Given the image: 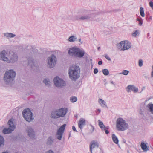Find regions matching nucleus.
Wrapping results in <instances>:
<instances>
[{
    "label": "nucleus",
    "instance_id": "1",
    "mask_svg": "<svg viewBox=\"0 0 153 153\" xmlns=\"http://www.w3.org/2000/svg\"><path fill=\"white\" fill-rule=\"evenodd\" d=\"M0 57L1 59L6 61L7 63H14L18 60V56L16 54L12 52H9L3 50L0 53Z\"/></svg>",
    "mask_w": 153,
    "mask_h": 153
},
{
    "label": "nucleus",
    "instance_id": "2",
    "mask_svg": "<svg viewBox=\"0 0 153 153\" xmlns=\"http://www.w3.org/2000/svg\"><path fill=\"white\" fill-rule=\"evenodd\" d=\"M80 68L79 66L72 65L68 70V76L72 80L76 81L80 77Z\"/></svg>",
    "mask_w": 153,
    "mask_h": 153
},
{
    "label": "nucleus",
    "instance_id": "3",
    "mask_svg": "<svg viewBox=\"0 0 153 153\" xmlns=\"http://www.w3.org/2000/svg\"><path fill=\"white\" fill-rule=\"evenodd\" d=\"M16 72L13 69H10L6 71L4 74L3 80L6 84H11L14 80L16 75Z\"/></svg>",
    "mask_w": 153,
    "mask_h": 153
},
{
    "label": "nucleus",
    "instance_id": "4",
    "mask_svg": "<svg viewBox=\"0 0 153 153\" xmlns=\"http://www.w3.org/2000/svg\"><path fill=\"white\" fill-rule=\"evenodd\" d=\"M116 126L118 130L122 131H125L128 128V125L126 121L120 118L117 120Z\"/></svg>",
    "mask_w": 153,
    "mask_h": 153
},
{
    "label": "nucleus",
    "instance_id": "5",
    "mask_svg": "<svg viewBox=\"0 0 153 153\" xmlns=\"http://www.w3.org/2000/svg\"><path fill=\"white\" fill-rule=\"evenodd\" d=\"M118 49L120 50L124 51L129 49L131 47V43L127 40L122 41L117 44Z\"/></svg>",
    "mask_w": 153,
    "mask_h": 153
},
{
    "label": "nucleus",
    "instance_id": "6",
    "mask_svg": "<svg viewBox=\"0 0 153 153\" xmlns=\"http://www.w3.org/2000/svg\"><path fill=\"white\" fill-rule=\"evenodd\" d=\"M22 114L25 120L27 122H30L33 119L32 117V113L29 108L24 110L23 111Z\"/></svg>",
    "mask_w": 153,
    "mask_h": 153
},
{
    "label": "nucleus",
    "instance_id": "7",
    "mask_svg": "<svg viewBox=\"0 0 153 153\" xmlns=\"http://www.w3.org/2000/svg\"><path fill=\"white\" fill-rule=\"evenodd\" d=\"M9 127L8 128H5L2 131L3 133L5 134H9L12 132L15 128V126L14 125L13 120L10 119L8 122Z\"/></svg>",
    "mask_w": 153,
    "mask_h": 153
},
{
    "label": "nucleus",
    "instance_id": "8",
    "mask_svg": "<svg viewBox=\"0 0 153 153\" xmlns=\"http://www.w3.org/2000/svg\"><path fill=\"white\" fill-rule=\"evenodd\" d=\"M53 82L55 86L57 87L62 88L66 86L65 82L58 76H56L54 78Z\"/></svg>",
    "mask_w": 153,
    "mask_h": 153
},
{
    "label": "nucleus",
    "instance_id": "9",
    "mask_svg": "<svg viewBox=\"0 0 153 153\" xmlns=\"http://www.w3.org/2000/svg\"><path fill=\"white\" fill-rule=\"evenodd\" d=\"M47 66L50 68H52L55 66L57 59L56 57L53 54L49 57L48 59Z\"/></svg>",
    "mask_w": 153,
    "mask_h": 153
},
{
    "label": "nucleus",
    "instance_id": "10",
    "mask_svg": "<svg viewBox=\"0 0 153 153\" xmlns=\"http://www.w3.org/2000/svg\"><path fill=\"white\" fill-rule=\"evenodd\" d=\"M66 126V124H64L62 126L57 130L56 137L59 140H61L62 139V135L64 133Z\"/></svg>",
    "mask_w": 153,
    "mask_h": 153
},
{
    "label": "nucleus",
    "instance_id": "11",
    "mask_svg": "<svg viewBox=\"0 0 153 153\" xmlns=\"http://www.w3.org/2000/svg\"><path fill=\"white\" fill-rule=\"evenodd\" d=\"M26 131L29 137L32 139H33L35 136V131L33 128L30 126H27L26 129Z\"/></svg>",
    "mask_w": 153,
    "mask_h": 153
},
{
    "label": "nucleus",
    "instance_id": "12",
    "mask_svg": "<svg viewBox=\"0 0 153 153\" xmlns=\"http://www.w3.org/2000/svg\"><path fill=\"white\" fill-rule=\"evenodd\" d=\"M126 91L128 93H129L132 91L134 93H137L138 92V88L133 85H128L126 88Z\"/></svg>",
    "mask_w": 153,
    "mask_h": 153
},
{
    "label": "nucleus",
    "instance_id": "13",
    "mask_svg": "<svg viewBox=\"0 0 153 153\" xmlns=\"http://www.w3.org/2000/svg\"><path fill=\"white\" fill-rule=\"evenodd\" d=\"M60 117H64L68 112V109L66 108H62L57 109Z\"/></svg>",
    "mask_w": 153,
    "mask_h": 153
},
{
    "label": "nucleus",
    "instance_id": "14",
    "mask_svg": "<svg viewBox=\"0 0 153 153\" xmlns=\"http://www.w3.org/2000/svg\"><path fill=\"white\" fill-rule=\"evenodd\" d=\"M85 53V51L83 49L78 48L75 57L81 58L84 56Z\"/></svg>",
    "mask_w": 153,
    "mask_h": 153
},
{
    "label": "nucleus",
    "instance_id": "15",
    "mask_svg": "<svg viewBox=\"0 0 153 153\" xmlns=\"http://www.w3.org/2000/svg\"><path fill=\"white\" fill-rule=\"evenodd\" d=\"M78 48L77 47L75 46L70 48L68 51V53L70 56L75 57Z\"/></svg>",
    "mask_w": 153,
    "mask_h": 153
},
{
    "label": "nucleus",
    "instance_id": "16",
    "mask_svg": "<svg viewBox=\"0 0 153 153\" xmlns=\"http://www.w3.org/2000/svg\"><path fill=\"white\" fill-rule=\"evenodd\" d=\"M50 117L51 118L54 119H57L60 118L57 109L54 110L52 111Z\"/></svg>",
    "mask_w": 153,
    "mask_h": 153
},
{
    "label": "nucleus",
    "instance_id": "17",
    "mask_svg": "<svg viewBox=\"0 0 153 153\" xmlns=\"http://www.w3.org/2000/svg\"><path fill=\"white\" fill-rule=\"evenodd\" d=\"M98 147V143L95 141H92L90 144V150L91 153H92V149L95 147Z\"/></svg>",
    "mask_w": 153,
    "mask_h": 153
},
{
    "label": "nucleus",
    "instance_id": "18",
    "mask_svg": "<svg viewBox=\"0 0 153 153\" xmlns=\"http://www.w3.org/2000/svg\"><path fill=\"white\" fill-rule=\"evenodd\" d=\"M79 127L81 130L83 128V126L85 125V120L83 118H81L78 123Z\"/></svg>",
    "mask_w": 153,
    "mask_h": 153
},
{
    "label": "nucleus",
    "instance_id": "19",
    "mask_svg": "<svg viewBox=\"0 0 153 153\" xmlns=\"http://www.w3.org/2000/svg\"><path fill=\"white\" fill-rule=\"evenodd\" d=\"M146 108L149 112L153 114V104L151 103L148 104L146 105Z\"/></svg>",
    "mask_w": 153,
    "mask_h": 153
},
{
    "label": "nucleus",
    "instance_id": "20",
    "mask_svg": "<svg viewBox=\"0 0 153 153\" xmlns=\"http://www.w3.org/2000/svg\"><path fill=\"white\" fill-rule=\"evenodd\" d=\"M4 36L7 39L12 38L16 36L15 34L12 33H4Z\"/></svg>",
    "mask_w": 153,
    "mask_h": 153
},
{
    "label": "nucleus",
    "instance_id": "21",
    "mask_svg": "<svg viewBox=\"0 0 153 153\" xmlns=\"http://www.w3.org/2000/svg\"><path fill=\"white\" fill-rule=\"evenodd\" d=\"M91 15L89 14L83 15L79 18V19L81 20H88L90 19Z\"/></svg>",
    "mask_w": 153,
    "mask_h": 153
},
{
    "label": "nucleus",
    "instance_id": "22",
    "mask_svg": "<svg viewBox=\"0 0 153 153\" xmlns=\"http://www.w3.org/2000/svg\"><path fill=\"white\" fill-rule=\"evenodd\" d=\"M141 146L142 149L144 152H147L149 150V147L147 146L146 144L144 142H142Z\"/></svg>",
    "mask_w": 153,
    "mask_h": 153
},
{
    "label": "nucleus",
    "instance_id": "23",
    "mask_svg": "<svg viewBox=\"0 0 153 153\" xmlns=\"http://www.w3.org/2000/svg\"><path fill=\"white\" fill-rule=\"evenodd\" d=\"M98 102L101 107L103 108H106L107 107L106 102L101 99H99Z\"/></svg>",
    "mask_w": 153,
    "mask_h": 153
},
{
    "label": "nucleus",
    "instance_id": "24",
    "mask_svg": "<svg viewBox=\"0 0 153 153\" xmlns=\"http://www.w3.org/2000/svg\"><path fill=\"white\" fill-rule=\"evenodd\" d=\"M68 41L70 42H73L77 40V37L75 36H70L68 39Z\"/></svg>",
    "mask_w": 153,
    "mask_h": 153
},
{
    "label": "nucleus",
    "instance_id": "25",
    "mask_svg": "<svg viewBox=\"0 0 153 153\" xmlns=\"http://www.w3.org/2000/svg\"><path fill=\"white\" fill-rule=\"evenodd\" d=\"M54 139L51 137H48L46 143L48 145H51L53 143Z\"/></svg>",
    "mask_w": 153,
    "mask_h": 153
},
{
    "label": "nucleus",
    "instance_id": "26",
    "mask_svg": "<svg viewBox=\"0 0 153 153\" xmlns=\"http://www.w3.org/2000/svg\"><path fill=\"white\" fill-rule=\"evenodd\" d=\"M112 138L113 142L116 144H118L119 140L118 138L114 134H113L112 135Z\"/></svg>",
    "mask_w": 153,
    "mask_h": 153
},
{
    "label": "nucleus",
    "instance_id": "27",
    "mask_svg": "<svg viewBox=\"0 0 153 153\" xmlns=\"http://www.w3.org/2000/svg\"><path fill=\"white\" fill-rule=\"evenodd\" d=\"M4 145V139L3 136L0 135V147Z\"/></svg>",
    "mask_w": 153,
    "mask_h": 153
},
{
    "label": "nucleus",
    "instance_id": "28",
    "mask_svg": "<svg viewBox=\"0 0 153 153\" xmlns=\"http://www.w3.org/2000/svg\"><path fill=\"white\" fill-rule=\"evenodd\" d=\"M140 15L142 17H144L145 14L144 13V9L142 7H141L140 9Z\"/></svg>",
    "mask_w": 153,
    "mask_h": 153
},
{
    "label": "nucleus",
    "instance_id": "29",
    "mask_svg": "<svg viewBox=\"0 0 153 153\" xmlns=\"http://www.w3.org/2000/svg\"><path fill=\"white\" fill-rule=\"evenodd\" d=\"M140 33V31L139 30H136L132 33V36L134 37H136L137 36H138Z\"/></svg>",
    "mask_w": 153,
    "mask_h": 153
},
{
    "label": "nucleus",
    "instance_id": "30",
    "mask_svg": "<svg viewBox=\"0 0 153 153\" xmlns=\"http://www.w3.org/2000/svg\"><path fill=\"white\" fill-rule=\"evenodd\" d=\"M43 82L46 85H49L51 83L50 81L48 79H45L43 80Z\"/></svg>",
    "mask_w": 153,
    "mask_h": 153
},
{
    "label": "nucleus",
    "instance_id": "31",
    "mask_svg": "<svg viewBox=\"0 0 153 153\" xmlns=\"http://www.w3.org/2000/svg\"><path fill=\"white\" fill-rule=\"evenodd\" d=\"M129 73V71L126 70H123L122 72L120 73L119 74H123L125 75H127Z\"/></svg>",
    "mask_w": 153,
    "mask_h": 153
},
{
    "label": "nucleus",
    "instance_id": "32",
    "mask_svg": "<svg viewBox=\"0 0 153 153\" xmlns=\"http://www.w3.org/2000/svg\"><path fill=\"white\" fill-rule=\"evenodd\" d=\"M70 101L72 102H76L77 100V98L75 96L71 97L70 98Z\"/></svg>",
    "mask_w": 153,
    "mask_h": 153
},
{
    "label": "nucleus",
    "instance_id": "33",
    "mask_svg": "<svg viewBox=\"0 0 153 153\" xmlns=\"http://www.w3.org/2000/svg\"><path fill=\"white\" fill-rule=\"evenodd\" d=\"M102 71L103 74L105 76L108 75L109 73L108 70L107 69H103Z\"/></svg>",
    "mask_w": 153,
    "mask_h": 153
},
{
    "label": "nucleus",
    "instance_id": "34",
    "mask_svg": "<svg viewBox=\"0 0 153 153\" xmlns=\"http://www.w3.org/2000/svg\"><path fill=\"white\" fill-rule=\"evenodd\" d=\"M98 125L100 128H103V127H104V125L103 124V122L102 121H100V120H98Z\"/></svg>",
    "mask_w": 153,
    "mask_h": 153
},
{
    "label": "nucleus",
    "instance_id": "35",
    "mask_svg": "<svg viewBox=\"0 0 153 153\" xmlns=\"http://www.w3.org/2000/svg\"><path fill=\"white\" fill-rule=\"evenodd\" d=\"M139 66L140 67H142L143 65V61L142 59H140L138 61Z\"/></svg>",
    "mask_w": 153,
    "mask_h": 153
},
{
    "label": "nucleus",
    "instance_id": "36",
    "mask_svg": "<svg viewBox=\"0 0 153 153\" xmlns=\"http://www.w3.org/2000/svg\"><path fill=\"white\" fill-rule=\"evenodd\" d=\"M28 63L29 65L32 66L33 64V63H34V62H33V60L31 58L30 59V60H28Z\"/></svg>",
    "mask_w": 153,
    "mask_h": 153
},
{
    "label": "nucleus",
    "instance_id": "37",
    "mask_svg": "<svg viewBox=\"0 0 153 153\" xmlns=\"http://www.w3.org/2000/svg\"><path fill=\"white\" fill-rule=\"evenodd\" d=\"M90 126H91V129L90 130V131L91 133H92L94 131V128L92 125H91Z\"/></svg>",
    "mask_w": 153,
    "mask_h": 153
},
{
    "label": "nucleus",
    "instance_id": "38",
    "mask_svg": "<svg viewBox=\"0 0 153 153\" xmlns=\"http://www.w3.org/2000/svg\"><path fill=\"white\" fill-rule=\"evenodd\" d=\"M104 56L108 60L111 61V58L108 55H105Z\"/></svg>",
    "mask_w": 153,
    "mask_h": 153
},
{
    "label": "nucleus",
    "instance_id": "39",
    "mask_svg": "<svg viewBox=\"0 0 153 153\" xmlns=\"http://www.w3.org/2000/svg\"><path fill=\"white\" fill-rule=\"evenodd\" d=\"M141 19L139 21V22L138 24L139 25H140V26L141 25L143 24V21L142 20V19L141 18Z\"/></svg>",
    "mask_w": 153,
    "mask_h": 153
},
{
    "label": "nucleus",
    "instance_id": "40",
    "mask_svg": "<svg viewBox=\"0 0 153 153\" xmlns=\"http://www.w3.org/2000/svg\"><path fill=\"white\" fill-rule=\"evenodd\" d=\"M98 70L97 68H95V69H94V73L96 74H97V73L98 72Z\"/></svg>",
    "mask_w": 153,
    "mask_h": 153
},
{
    "label": "nucleus",
    "instance_id": "41",
    "mask_svg": "<svg viewBox=\"0 0 153 153\" xmlns=\"http://www.w3.org/2000/svg\"><path fill=\"white\" fill-rule=\"evenodd\" d=\"M149 5L151 8L152 7H153V2L152 1H150L149 2Z\"/></svg>",
    "mask_w": 153,
    "mask_h": 153
},
{
    "label": "nucleus",
    "instance_id": "42",
    "mask_svg": "<svg viewBox=\"0 0 153 153\" xmlns=\"http://www.w3.org/2000/svg\"><path fill=\"white\" fill-rule=\"evenodd\" d=\"M72 129L75 132H77V131L75 127V126H72Z\"/></svg>",
    "mask_w": 153,
    "mask_h": 153
},
{
    "label": "nucleus",
    "instance_id": "43",
    "mask_svg": "<svg viewBox=\"0 0 153 153\" xmlns=\"http://www.w3.org/2000/svg\"><path fill=\"white\" fill-rule=\"evenodd\" d=\"M98 153H104V152L102 150L100 149Z\"/></svg>",
    "mask_w": 153,
    "mask_h": 153
},
{
    "label": "nucleus",
    "instance_id": "44",
    "mask_svg": "<svg viewBox=\"0 0 153 153\" xmlns=\"http://www.w3.org/2000/svg\"><path fill=\"white\" fill-rule=\"evenodd\" d=\"M106 127L105 126H104V127H103V128H101L102 131H105V130H106Z\"/></svg>",
    "mask_w": 153,
    "mask_h": 153
},
{
    "label": "nucleus",
    "instance_id": "45",
    "mask_svg": "<svg viewBox=\"0 0 153 153\" xmlns=\"http://www.w3.org/2000/svg\"><path fill=\"white\" fill-rule=\"evenodd\" d=\"M106 127L105 126H104V127H103V128H101L102 131H105V130H106Z\"/></svg>",
    "mask_w": 153,
    "mask_h": 153
},
{
    "label": "nucleus",
    "instance_id": "46",
    "mask_svg": "<svg viewBox=\"0 0 153 153\" xmlns=\"http://www.w3.org/2000/svg\"><path fill=\"white\" fill-rule=\"evenodd\" d=\"M46 153H54V152L53 151L51 150H50L47 152Z\"/></svg>",
    "mask_w": 153,
    "mask_h": 153
},
{
    "label": "nucleus",
    "instance_id": "47",
    "mask_svg": "<svg viewBox=\"0 0 153 153\" xmlns=\"http://www.w3.org/2000/svg\"><path fill=\"white\" fill-rule=\"evenodd\" d=\"M102 61H100L98 62V64L99 65H102Z\"/></svg>",
    "mask_w": 153,
    "mask_h": 153
},
{
    "label": "nucleus",
    "instance_id": "48",
    "mask_svg": "<svg viewBox=\"0 0 153 153\" xmlns=\"http://www.w3.org/2000/svg\"><path fill=\"white\" fill-rule=\"evenodd\" d=\"M105 134H108L109 133L108 131V130H107V129L105 130Z\"/></svg>",
    "mask_w": 153,
    "mask_h": 153
},
{
    "label": "nucleus",
    "instance_id": "49",
    "mask_svg": "<svg viewBox=\"0 0 153 153\" xmlns=\"http://www.w3.org/2000/svg\"><path fill=\"white\" fill-rule=\"evenodd\" d=\"M151 76L153 78V71H152L151 73Z\"/></svg>",
    "mask_w": 153,
    "mask_h": 153
},
{
    "label": "nucleus",
    "instance_id": "50",
    "mask_svg": "<svg viewBox=\"0 0 153 153\" xmlns=\"http://www.w3.org/2000/svg\"><path fill=\"white\" fill-rule=\"evenodd\" d=\"M79 42H80L81 44L82 43V42L81 41V39L80 38L79 39Z\"/></svg>",
    "mask_w": 153,
    "mask_h": 153
},
{
    "label": "nucleus",
    "instance_id": "51",
    "mask_svg": "<svg viewBox=\"0 0 153 153\" xmlns=\"http://www.w3.org/2000/svg\"><path fill=\"white\" fill-rule=\"evenodd\" d=\"M150 98L147 99L145 101V102L146 103L147 101H149L150 100Z\"/></svg>",
    "mask_w": 153,
    "mask_h": 153
},
{
    "label": "nucleus",
    "instance_id": "52",
    "mask_svg": "<svg viewBox=\"0 0 153 153\" xmlns=\"http://www.w3.org/2000/svg\"><path fill=\"white\" fill-rule=\"evenodd\" d=\"M2 153H9V152H8L7 151H6V152H3Z\"/></svg>",
    "mask_w": 153,
    "mask_h": 153
},
{
    "label": "nucleus",
    "instance_id": "53",
    "mask_svg": "<svg viewBox=\"0 0 153 153\" xmlns=\"http://www.w3.org/2000/svg\"><path fill=\"white\" fill-rule=\"evenodd\" d=\"M97 111L99 112V113H100L101 111V110L99 109H98Z\"/></svg>",
    "mask_w": 153,
    "mask_h": 153
},
{
    "label": "nucleus",
    "instance_id": "54",
    "mask_svg": "<svg viewBox=\"0 0 153 153\" xmlns=\"http://www.w3.org/2000/svg\"><path fill=\"white\" fill-rule=\"evenodd\" d=\"M110 83H111V84H112L114 85V83H113V82H112V81H111V82H110Z\"/></svg>",
    "mask_w": 153,
    "mask_h": 153
},
{
    "label": "nucleus",
    "instance_id": "55",
    "mask_svg": "<svg viewBox=\"0 0 153 153\" xmlns=\"http://www.w3.org/2000/svg\"><path fill=\"white\" fill-rule=\"evenodd\" d=\"M140 20V19H138V18H137V21H139Z\"/></svg>",
    "mask_w": 153,
    "mask_h": 153
},
{
    "label": "nucleus",
    "instance_id": "56",
    "mask_svg": "<svg viewBox=\"0 0 153 153\" xmlns=\"http://www.w3.org/2000/svg\"><path fill=\"white\" fill-rule=\"evenodd\" d=\"M90 61H92V59H90Z\"/></svg>",
    "mask_w": 153,
    "mask_h": 153
},
{
    "label": "nucleus",
    "instance_id": "57",
    "mask_svg": "<svg viewBox=\"0 0 153 153\" xmlns=\"http://www.w3.org/2000/svg\"><path fill=\"white\" fill-rule=\"evenodd\" d=\"M106 128H107V129H108V128H107V127H106Z\"/></svg>",
    "mask_w": 153,
    "mask_h": 153
},
{
    "label": "nucleus",
    "instance_id": "58",
    "mask_svg": "<svg viewBox=\"0 0 153 153\" xmlns=\"http://www.w3.org/2000/svg\"><path fill=\"white\" fill-rule=\"evenodd\" d=\"M144 88H145V87H143V89H144Z\"/></svg>",
    "mask_w": 153,
    "mask_h": 153
},
{
    "label": "nucleus",
    "instance_id": "59",
    "mask_svg": "<svg viewBox=\"0 0 153 153\" xmlns=\"http://www.w3.org/2000/svg\"><path fill=\"white\" fill-rule=\"evenodd\" d=\"M144 88H145V87H143V89H144Z\"/></svg>",
    "mask_w": 153,
    "mask_h": 153
}]
</instances>
